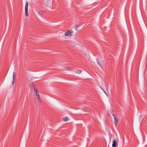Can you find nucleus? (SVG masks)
<instances>
[{
  "label": "nucleus",
  "instance_id": "nucleus-1",
  "mask_svg": "<svg viewBox=\"0 0 147 147\" xmlns=\"http://www.w3.org/2000/svg\"><path fill=\"white\" fill-rule=\"evenodd\" d=\"M73 31L72 30H69L65 33V36H71Z\"/></svg>",
  "mask_w": 147,
  "mask_h": 147
},
{
  "label": "nucleus",
  "instance_id": "nucleus-2",
  "mask_svg": "<svg viewBox=\"0 0 147 147\" xmlns=\"http://www.w3.org/2000/svg\"><path fill=\"white\" fill-rule=\"evenodd\" d=\"M28 2H26L25 4V11L26 15V17H28Z\"/></svg>",
  "mask_w": 147,
  "mask_h": 147
},
{
  "label": "nucleus",
  "instance_id": "nucleus-3",
  "mask_svg": "<svg viewBox=\"0 0 147 147\" xmlns=\"http://www.w3.org/2000/svg\"><path fill=\"white\" fill-rule=\"evenodd\" d=\"M113 116L114 118V120L115 121V125L116 126L117 124L118 121V118L117 116L116 115L113 114Z\"/></svg>",
  "mask_w": 147,
  "mask_h": 147
},
{
  "label": "nucleus",
  "instance_id": "nucleus-4",
  "mask_svg": "<svg viewBox=\"0 0 147 147\" xmlns=\"http://www.w3.org/2000/svg\"><path fill=\"white\" fill-rule=\"evenodd\" d=\"M96 60L97 61V63L100 66V67L102 68V64H103V61L100 60H98V59H96Z\"/></svg>",
  "mask_w": 147,
  "mask_h": 147
},
{
  "label": "nucleus",
  "instance_id": "nucleus-5",
  "mask_svg": "<svg viewBox=\"0 0 147 147\" xmlns=\"http://www.w3.org/2000/svg\"><path fill=\"white\" fill-rule=\"evenodd\" d=\"M34 86V92L36 94V96L38 97V98H40V95L38 94V93L37 90H36L35 89V88L34 87V86Z\"/></svg>",
  "mask_w": 147,
  "mask_h": 147
},
{
  "label": "nucleus",
  "instance_id": "nucleus-6",
  "mask_svg": "<svg viewBox=\"0 0 147 147\" xmlns=\"http://www.w3.org/2000/svg\"><path fill=\"white\" fill-rule=\"evenodd\" d=\"M117 144V143L115 140H114L113 142L112 147H115Z\"/></svg>",
  "mask_w": 147,
  "mask_h": 147
},
{
  "label": "nucleus",
  "instance_id": "nucleus-7",
  "mask_svg": "<svg viewBox=\"0 0 147 147\" xmlns=\"http://www.w3.org/2000/svg\"><path fill=\"white\" fill-rule=\"evenodd\" d=\"M16 73L15 72H14L13 73V81L12 82L13 84L14 83V81L15 80V77H16Z\"/></svg>",
  "mask_w": 147,
  "mask_h": 147
},
{
  "label": "nucleus",
  "instance_id": "nucleus-8",
  "mask_svg": "<svg viewBox=\"0 0 147 147\" xmlns=\"http://www.w3.org/2000/svg\"><path fill=\"white\" fill-rule=\"evenodd\" d=\"M63 120L64 121L66 122L68 121L69 120V119L67 117H65L63 119Z\"/></svg>",
  "mask_w": 147,
  "mask_h": 147
},
{
  "label": "nucleus",
  "instance_id": "nucleus-9",
  "mask_svg": "<svg viewBox=\"0 0 147 147\" xmlns=\"http://www.w3.org/2000/svg\"><path fill=\"white\" fill-rule=\"evenodd\" d=\"M82 70L80 69H79L76 71V73L80 74Z\"/></svg>",
  "mask_w": 147,
  "mask_h": 147
},
{
  "label": "nucleus",
  "instance_id": "nucleus-10",
  "mask_svg": "<svg viewBox=\"0 0 147 147\" xmlns=\"http://www.w3.org/2000/svg\"><path fill=\"white\" fill-rule=\"evenodd\" d=\"M38 101L40 102H42V100H41L40 98H38Z\"/></svg>",
  "mask_w": 147,
  "mask_h": 147
},
{
  "label": "nucleus",
  "instance_id": "nucleus-11",
  "mask_svg": "<svg viewBox=\"0 0 147 147\" xmlns=\"http://www.w3.org/2000/svg\"><path fill=\"white\" fill-rule=\"evenodd\" d=\"M103 90V91H104V93H105L106 94V95H107V94L106 93V92H105V91L104 90Z\"/></svg>",
  "mask_w": 147,
  "mask_h": 147
}]
</instances>
